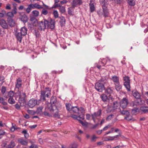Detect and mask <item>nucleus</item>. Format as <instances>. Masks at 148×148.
<instances>
[{"label": "nucleus", "instance_id": "26", "mask_svg": "<svg viewBox=\"0 0 148 148\" xmlns=\"http://www.w3.org/2000/svg\"><path fill=\"white\" fill-rule=\"evenodd\" d=\"M60 18V22L61 25L62 26L65 24L66 23V19L64 17L62 16L59 17Z\"/></svg>", "mask_w": 148, "mask_h": 148}, {"label": "nucleus", "instance_id": "55", "mask_svg": "<svg viewBox=\"0 0 148 148\" xmlns=\"http://www.w3.org/2000/svg\"><path fill=\"white\" fill-rule=\"evenodd\" d=\"M110 127L111 125H108L106 126L103 129V131H104L107 130L109 128H110Z\"/></svg>", "mask_w": 148, "mask_h": 148}, {"label": "nucleus", "instance_id": "57", "mask_svg": "<svg viewBox=\"0 0 148 148\" xmlns=\"http://www.w3.org/2000/svg\"><path fill=\"white\" fill-rule=\"evenodd\" d=\"M35 35L36 37H39L40 36V34L39 32L38 31V30H35Z\"/></svg>", "mask_w": 148, "mask_h": 148}, {"label": "nucleus", "instance_id": "18", "mask_svg": "<svg viewBox=\"0 0 148 148\" xmlns=\"http://www.w3.org/2000/svg\"><path fill=\"white\" fill-rule=\"evenodd\" d=\"M57 102V100L56 98H55L53 96H52L51 99V103H49L51 104L52 106H56L57 108L59 109V108L61 106V105H60V106H59L58 107H57V106L58 105V104H55Z\"/></svg>", "mask_w": 148, "mask_h": 148}, {"label": "nucleus", "instance_id": "37", "mask_svg": "<svg viewBox=\"0 0 148 148\" xmlns=\"http://www.w3.org/2000/svg\"><path fill=\"white\" fill-rule=\"evenodd\" d=\"M8 103L11 104H13L15 103V101L13 99V97H10L8 99Z\"/></svg>", "mask_w": 148, "mask_h": 148}, {"label": "nucleus", "instance_id": "8", "mask_svg": "<svg viewBox=\"0 0 148 148\" xmlns=\"http://www.w3.org/2000/svg\"><path fill=\"white\" fill-rule=\"evenodd\" d=\"M48 23V21L44 20V21L39 22L38 23V29L40 30H44L46 28L47 24Z\"/></svg>", "mask_w": 148, "mask_h": 148}, {"label": "nucleus", "instance_id": "43", "mask_svg": "<svg viewBox=\"0 0 148 148\" xmlns=\"http://www.w3.org/2000/svg\"><path fill=\"white\" fill-rule=\"evenodd\" d=\"M101 36V34L98 32L96 31L95 34V36L98 39H100Z\"/></svg>", "mask_w": 148, "mask_h": 148}, {"label": "nucleus", "instance_id": "60", "mask_svg": "<svg viewBox=\"0 0 148 148\" xmlns=\"http://www.w3.org/2000/svg\"><path fill=\"white\" fill-rule=\"evenodd\" d=\"M5 132L3 130L0 129V136L1 135H3L5 134ZM1 137H0V139Z\"/></svg>", "mask_w": 148, "mask_h": 148}, {"label": "nucleus", "instance_id": "49", "mask_svg": "<svg viewBox=\"0 0 148 148\" xmlns=\"http://www.w3.org/2000/svg\"><path fill=\"white\" fill-rule=\"evenodd\" d=\"M98 137L95 136V135H93L90 138V140L91 142H95L96 141V139Z\"/></svg>", "mask_w": 148, "mask_h": 148}, {"label": "nucleus", "instance_id": "22", "mask_svg": "<svg viewBox=\"0 0 148 148\" xmlns=\"http://www.w3.org/2000/svg\"><path fill=\"white\" fill-rule=\"evenodd\" d=\"M7 21L9 25L11 27H13L15 25V23L14 21L12 18H8Z\"/></svg>", "mask_w": 148, "mask_h": 148}, {"label": "nucleus", "instance_id": "9", "mask_svg": "<svg viewBox=\"0 0 148 148\" xmlns=\"http://www.w3.org/2000/svg\"><path fill=\"white\" fill-rule=\"evenodd\" d=\"M48 23L47 24V26L49 29H53L55 27V21L54 20L50 18L48 21Z\"/></svg>", "mask_w": 148, "mask_h": 148}, {"label": "nucleus", "instance_id": "2", "mask_svg": "<svg viewBox=\"0 0 148 148\" xmlns=\"http://www.w3.org/2000/svg\"><path fill=\"white\" fill-rule=\"evenodd\" d=\"M100 3L101 4L103 12L99 10L97 12V14L99 16L102 15L105 17H108L109 16V12L107 8L108 4V0H100Z\"/></svg>", "mask_w": 148, "mask_h": 148}, {"label": "nucleus", "instance_id": "11", "mask_svg": "<svg viewBox=\"0 0 148 148\" xmlns=\"http://www.w3.org/2000/svg\"><path fill=\"white\" fill-rule=\"evenodd\" d=\"M128 103V101L126 98H123L120 103V106L123 108H125Z\"/></svg>", "mask_w": 148, "mask_h": 148}, {"label": "nucleus", "instance_id": "10", "mask_svg": "<svg viewBox=\"0 0 148 148\" xmlns=\"http://www.w3.org/2000/svg\"><path fill=\"white\" fill-rule=\"evenodd\" d=\"M101 61L99 60L98 63L95 64V67H97L98 69H100L101 66H104L106 63V60L104 59H100Z\"/></svg>", "mask_w": 148, "mask_h": 148}, {"label": "nucleus", "instance_id": "59", "mask_svg": "<svg viewBox=\"0 0 148 148\" xmlns=\"http://www.w3.org/2000/svg\"><path fill=\"white\" fill-rule=\"evenodd\" d=\"M5 8L7 10H10L11 9V8L10 6V5L9 3L7 4L5 6Z\"/></svg>", "mask_w": 148, "mask_h": 148}, {"label": "nucleus", "instance_id": "14", "mask_svg": "<svg viewBox=\"0 0 148 148\" xmlns=\"http://www.w3.org/2000/svg\"><path fill=\"white\" fill-rule=\"evenodd\" d=\"M82 3V0H73L71 4L73 8L77 6L78 5H80Z\"/></svg>", "mask_w": 148, "mask_h": 148}, {"label": "nucleus", "instance_id": "30", "mask_svg": "<svg viewBox=\"0 0 148 148\" xmlns=\"http://www.w3.org/2000/svg\"><path fill=\"white\" fill-rule=\"evenodd\" d=\"M16 144L13 140L11 141L10 144L8 146L7 148H13L15 146Z\"/></svg>", "mask_w": 148, "mask_h": 148}, {"label": "nucleus", "instance_id": "52", "mask_svg": "<svg viewBox=\"0 0 148 148\" xmlns=\"http://www.w3.org/2000/svg\"><path fill=\"white\" fill-rule=\"evenodd\" d=\"M39 12L37 10H34L32 12V14L34 16H38L39 15Z\"/></svg>", "mask_w": 148, "mask_h": 148}, {"label": "nucleus", "instance_id": "19", "mask_svg": "<svg viewBox=\"0 0 148 148\" xmlns=\"http://www.w3.org/2000/svg\"><path fill=\"white\" fill-rule=\"evenodd\" d=\"M79 113H80L81 114V118L82 120H84V114L85 113V110L84 108L82 107H81L79 108Z\"/></svg>", "mask_w": 148, "mask_h": 148}, {"label": "nucleus", "instance_id": "12", "mask_svg": "<svg viewBox=\"0 0 148 148\" xmlns=\"http://www.w3.org/2000/svg\"><path fill=\"white\" fill-rule=\"evenodd\" d=\"M101 110L99 109L97 112H95L91 114L92 119L94 122H95V119L97 117L100 116L101 114Z\"/></svg>", "mask_w": 148, "mask_h": 148}, {"label": "nucleus", "instance_id": "51", "mask_svg": "<svg viewBox=\"0 0 148 148\" xmlns=\"http://www.w3.org/2000/svg\"><path fill=\"white\" fill-rule=\"evenodd\" d=\"M73 8V6H72L68 9V13L69 14L73 15V11L72 10V9Z\"/></svg>", "mask_w": 148, "mask_h": 148}, {"label": "nucleus", "instance_id": "39", "mask_svg": "<svg viewBox=\"0 0 148 148\" xmlns=\"http://www.w3.org/2000/svg\"><path fill=\"white\" fill-rule=\"evenodd\" d=\"M119 106V103L117 102H115L114 103L112 107L114 109H117Z\"/></svg>", "mask_w": 148, "mask_h": 148}, {"label": "nucleus", "instance_id": "24", "mask_svg": "<svg viewBox=\"0 0 148 148\" xmlns=\"http://www.w3.org/2000/svg\"><path fill=\"white\" fill-rule=\"evenodd\" d=\"M71 111L73 113L77 114L78 115L80 114V113H79V108L77 106L72 107Z\"/></svg>", "mask_w": 148, "mask_h": 148}, {"label": "nucleus", "instance_id": "23", "mask_svg": "<svg viewBox=\"0 0 148 148\" xmlns=\"http://www.w3.org/2000/svg\"><path fill=\"white\" fill-rule=\"evenodd\" d=\"M110 79L113 82L114 84L119 82V78L116 75L112 76Z\"/></svg>", "mask_w": 148, "mask_h": 148}, {"label": "nucleus", "instance_id": "4", "mask_svg": "<svg viewBox=\"0 0 148 148\" xmlns=\"http://www.w3.org/2000/svg\"><path fill=\"white\" fill-rule=\"evenodd\" d=\"M123 80L124 81V85L126 88L127 91L130 92L131 91L130 80V78L128 76H125L123 77Z\"/></svg>", "mask_w": 148, "mask_h": 148}, {"label": "nucleus", "instance_id": "36", "mask_svg": "<svg viewBox=\"0 0 148 148\" xmlns=\"http://www.w3.org/2000/svg\"><path fill=\"white\" fill-rule=\"evenodd\" d=\"M21 19L24 23H26L27 21V17L25 15L22 16L21 18Z\"/></svg>", "mask_w": 148, "mask_h": 148}, {"label": "nucleus", "instance_id": "34", "mask_svg": "<svg viewBox=\"0 0 148 148\" xmlns=\"http://www.w3.org/2000/svg\"><path fill=\"white\" fill-rule=\"evenodd\" d=\"M79 116H77L75 115L74 114H72L71 116V117L73 118L74 119H77V120H78L79 121V120H80V119H81V115H78Z\"/></svg>", "mask_w": 148, "mask_h": 148}, {"label": "nucleus", "instance_id": "58", "mask_svg": "<svg viewBox=\"0 0 148 148\" xmlns=\"http://www.w3.org/2000/svg\"><path fill=\"white\" fill-rule=\"evenodd\" d=\"M48 12L47 10L43 9L42 11V14L44 15H46L47 14Z\"/></svg>", "mask_w": 148, "mask_h": 148}, {"label": "nucleus", "instance_id": "7", "mask_svg": "<svg viewBox=\"0 0 148 148\" xmlns=\"http://www.w3.org/2000/svg\"><path fill=\"white\" fill-rule=\"evenodd\" d=\"M40 103V100H37L36 99L32 98L30 99L28 103V105L31 108H33L36 105H38Z\"/></svg>", "mask_w": 148, "mask_h": 148}, {"label": "nucleus", "instance_id": "31", "mask_svg": "<svg viewBox=\"0 0 148 148\" xmlns=\"http://www.w3.org/2000/svg\"><path fill=\"white\" fill-rule=\"evenodd\" d=\"M23 35L20 32H18L16 35V37L18 41L20 42L21 41L22 36Z\"/></svg>", "mask_w": 148, "mask_h": 148}, {"label": "nucleus", "instance_id": "33", "mask_svg": "<svg viewBox=\"0 0 148 148\" xmlns=\"http://www.w3.org/2000/svg\"><path fill=\"white\" fill-rule=\"evenodd\" d=\"M100 97L102 100L104 102L106 101L108 99L107 96L104 94H101Z\"/></svg>", "mask_w": 148, "mask_h": 148}, {"label": "nucleus", "instance_id": "35", "mask_svg": "<svg viewBox=\"0 0 148 148\" xmlns=\"http://www.w3.org/2000/svg\"><path fill=\"white\" fill-rule=\"evenodd\" d=\"M13 9L12 10V12L14 14H16L17 13V9L16 8L17 4L16 3H14L13 4Z\"/></svg>", "mask_w": 148, "mask_h": 148}, {"label": "nucleus", "instance_id": "44", "mask_svg": "<svg viewBox=\"0 0 148 148\" xmlns=\"http://www.w3.org/2000/svg\"><path fill=\"white\" fill-rule=\"evenodd\" d=\"M53 14L55 18H57L59 17V14L57 10H54L53 12Z\"/></svg>", "mask_w": 148, "mask_h": 148}, {"label": "nucleus", "instance_id": "62", "mask_svg": "<svg viewBox=\"0 0 148 148\" xmlns=\"http://www.w3.org/2000/svg\"><path fill=\"white\" fill-rule=\"evenodd\" d=\"M4 80L3 77H0V84L2 85L3 82Z\"/></svg>", "mask_w": 148, "mask_h": 148}, {"label": "nucleus", "instance_id": "42", "mask_svg": "<svg viewBox=\"0 0 148 148\" xmlns=\"http://www.w3.org/2000/svg\"><path fill=\"white\" fill-rule=\"evenodd\" d=\"M59 9L60 12L62 13H64L65 12V7L64 6L61 5Z\"/></svg>", "mask_w": 148, "mask_h": 148}, {"label": "nucleus", "instance_id": "16", "mask_svg": "<svg viewBox=\"0 0 148 148\" xmlns=\"http://www.w3.org/2000/svg\"><path fill=\"white\" fill-rule=\"evenodd\" d=\"M22 80L20 78H19L16 79L15 84V88L19 89L22 86Z\"/></svg>", "mask_w": 148, "mask_h": 148}, {"label": "nucleus", "instance_id": "15", "mask_svg": "<svg viewBox=\"0 0 148 148\" xmlns=\"http://www.w3.org/2000/svg\"><path fill=\"white\" fill-rule=\"evenodd\" d=\"M0 25L4 29H7L8 27V25L6 21L4 19L0 20Z\"/></svg>", "mask_w": 148, "mask_h": 148}, {"label": "nucleus", "instance_id": "21", "mask_svg": "<svg viewBox=\"0 0 148 148\" xmlns=\"http://www.w3.org/2000/svg\"><path fill=\"white\" fill-rule=\"evenodd\" d=\"M30 6H31L32 9H34L35 8H37L38 9H40L42 8L43 7H42L39 4L35 3V4H30Z\"/></svg>", "mask_w": 148, "mask_h": 148}, {"label": "nucleus", "instance_id": "32", "mask_svg": "<svg viewBox=\"0 0 148 148\" xmlns=\"http://www.w3.org/2000/svg\"><path fill=\"white\" fill-rule=\"evenodd\" d=\"M120 111L122 115H125L126 116L130 115L129 112L127 110H120Z\"/></svg>", "mask_w": 148, "mask_h": 148}, {"label": "nucleus", "instance_id": "61", "mask_svg": "<svg viewBox=\"0 0 148 148\" xmlns=\"http://www.w3.org/2000/svg\"><path fill=\"white\" fill-rule=\"evenodd\" d=\"M125 119L126 120H127L129 121L131 120H132V119L131 117L130 118V117L129 115L127 116L126 117H125Z\"/></svg>", "mask_w": 148, "mask_h": 148}, {"label": "nucleus", "instance_id": "63", "mask_svg": "<svg viewBox=\"0 0 148 148\" xmlns=\"http://www.w3.org/2000/svg\"><path fill=\"white\" fill-rule=\"evenodd\" d=\"M91 116L90 114H86V118L88 120H89L90 117Z\"/></svg>", "mask_w": 148, "mask_h": 148}, {"label": "nucleus", "instance_id": "50", "mask_svg": "<svg viewBox=\"0 0 148 148\" xmlns=\"http://www.w3.org/2000/svg\"><path fill=\"white\" fill-rule=\"evenodd\" d=\"M14 95V92L13 91H10L8 92V96L10 97H13Z\"/></svg>", "mask_w": 148, "mask_h": 148}, {"label": "nucleus", "instance_id": "5", "mask_svg": "<svg viewBox=\"0 0 148 148\" xmlns=\"http://www.w3.org/2000/svg\"><path fill=\"white\" fill-rule=\"evenodd\" d=\"M18 94L19 96L18 102L20 104L25 103L26 101L25 97H26L25 93V92L21 93L20 92H18Z\"/></svg>", "mask_w": 148, "mask_h": 148}, {"label": "nucleus", "instance_id": "64", "mask_svg": "<svg viewBox=\"0 0 148 148\" xmlns=\"http://www.w3.org/2000/svg\"><path fill=\"white\" fill-rule=\"evenodd\" d=\"M30 148H38L37 146L35 144H32L30 147Z\"/></svg>", "mask_w": 148, "mask_h": 148}, {"label": "nucleus", "instance_id": "46", "mask_svg": "<svg viewBox=\"0 0 148 148\" xmlns=\"http://www.w3.org/2000/svg\"><path fill=\"white\" fill-rule=\"evenodd\" d=\"M19 141L23 145H26L27 144V142L26 140L22 139L19 140Z\"/></svg>", "mask_w": 148, "mask_h": 148}, {"label": "nucleus", "instance_id": "53", "mask_svg": "<svg viewBox=\"0 0 148 148\" xmlns=\"http://www.w3.org/2000/svg\"><path fill=\"white\" fill-rule=\"evenodd\" d=\"M113 116L114 115L113 114L110 115L106 118V120L107 121H110L112 119Z\"/></svg>", "mask_w": 148, "mask_h": 148}, {"label": "nucleus", "instance_id": "48", "mask_svg": "<svg viewBox=\"0 0 148 148\" xmlns=\"http://www.w3.org/2000/svg\"><path fill=\"white\" fill-rule=\"evenodd\" d=\"M79 122L84 127H87L88 125V123L87 122H83L81 120H79Z\"/></svg>", "mask_w": 148, "mask_h": 148}, {"label": "nucleus", "instance_id": "27", "mask_svg": "<svg viewBox=\"0 0 148 148\" xmlns=\"http://www.w3.org/2000/svg\"><path fill=\"white\" fill-rule=\"evenodd\" d=\"M115 85V88L117 91H120L122 88V86L120 84V82L115 84H114Z\"/></svg>", "mask_w": 148, "mask_h": 148}, {"label": "nucleus", "instance_id": "45", "mask_svg": "<svg viewBox=\"0 0 148 148\" xmlns=\"http://www.w3.org/2000/svg\"><path fill=\"white\" fill-rule=\"evenodd\" d=\"M77 144L75 143L71 144L69 147V148H77Z\"/></svg>", "mask_w": 148, "mask_h": 148}, {"label": "nucleus", "instance_id": "29", "mask_svg": "<svg viewBox=\"0 0 148 148\" xmlns=\"http://www.w3.org/2000/svg\"><path fill=\"white\" fill-rule=\"evenodd\" d=\"M140 110L143 113H148V107H142L140 108Z\"/></svg>", "mask_w": 148, "mask_h": 148}, {"label": "nucleus", "instance_id": "41", "mask_svg": "<svg viewBox=\"0 0 148 148\" xmlns=\"http://www.w3.org/2000/svg\"><path fill=\"white\" fill-rule=\"evenodd\" d=\"M128 3L130 5H134L135 4V0H127Z\"/></svg>", "mask_w": 148, "mask_h": 148}, {"label": "nucleus", "instance_id": "40", "mask_svg": "<svg viewBox=\"0 0 148 148\" xmlns=\"http://www.w3.org/2000/svg\"><path fill=\"white\" fill-rule=\"evenodd\" d=\"M14 14L12 12H9L7 14V16L9 17L8 18H11L13 17Z\"/></svg>", "mask_w": 148, "mask_h": 148}, {"label": "nucleus", "instance_id": "17", "mask_svg": "<svg viewBox=\"0 0 148 148\" xmlns=\"http://www.w3.org/2000/svg\"><path fill=\"white\" fill-rule=\"evenodd\" d=\"M95 2L93 0H91L89 3L90 12H93L95 10V7L94 5Z\"/></svg>", "mask_w": 148, "mask_h": 148}, {"label": "nucleus", "instance_id": "13", "mask_svg": "<svg viewBox=\"0 0 148 148\" xmlns=\"http://www.w3.org/2000/svg\"><path fill=\"white\" fill-rule=\"evenodd\" d=\"M43 108V107L42 106H40L37 108L36 112H35L33 110H30V112L32 114H34L36 113L37 114L41 115L42 113V110Z\"/></svg>", "mask_w": 148, "mask_h": 148}, {"label": "nucleus", "instance_id": "3", "mask_svg": "<svg viewBox=\"0 0 148 148\" xmlns=\"http://www.w3.org/2000/svg\"><path fill=\"white\" fill-rule=\"evenodd\" d=\"M40 99L44 101L45 97H49L51 95V90L49 87H46L44 90L41 91L40 93Z\"/></svg>", "mask_w": 148, "mask_h": 148}, {"label": "nucleus", "instance_id": "56", "mask_svg": "<svg viewBox=\"0 0 148 148\" xmlns=\"http://www.w3.org/2000/svg\"><path fill=\"white\" fill-rule=\"evenodd\" d=\"M119 136V135H116L113 137H111V138H112L111 139H110L111 140H117V139H118L117 138Z\"/></svg>", "mask_w": 148, "mask_h": 148}, {"label": "nucleus", "instance_id": "6", "mask_svg": "<svg viewBox=\"0 0 148 148\" xmlns=\"http://www.w3.org/2000/svg\"><path fill=\"white\" fill-rule=\"evenodd\" d=\"M95 88L97 91L100 92H102L105 89L103 84L100 81L95 83Z\"/></svg>", "mask_w": 148, "mask_h": 148}, {"label": "nucleus", "instance_id": "25", "mask_svg": "<svg viewBox=\"0 0 148 148\" xmlns=\"http://www.w3.org/2000/svg\"><path fill=\"white\" fill-rule=\"evenodd\" d=\"M133 96L136 99H140V94L136 90H133L132 92Z\"/></svg>", "mask_w": 148, "mask_h": 148}, {"label": "nucleus", "instance_id": "1", "mask_svg": "<svg viewBox=\"0 0 148 148\" xmlns=\"http://www.w3.org/2000/svg\"><path fill=\"white\" fill-rule=\"evenodd\" d=\"M51 114H53L54 117L60 118L58 109L55 106L48 103L45 108V111L42 114L45 116L50 117L52 116Z\"/></svg>", "mask_w": 148, "mask_h": 148}, {"label": "nucleus", "instance_id": "54", "mask_svg": "<svg viewBox=\"0 0 148 148\" xmlns=\"http://www.w3.org/2000/svg\"><path fill=\"white\" fill-rule=\"evenodd\" d=\"M30 4L28 6L27 8L26 9V12L29 13L31 11V9H32L31 6H30Z\"/></svg>", "mask_w": 148, "mask_h": 148}, {"label": "nucleus", "instance_id": "47", "mask_svg": "<svg viewBox=\"0 0 148 148\" xmlns=\"http://www.w3.org/2000/svg\"><path fill=\"white\" fill-rule=\"evenodd\" d=\"M66 108L67 110L71 111L72 109V107L71 104L69 103H66Z\"/></svg>", "mask_w": 148, "mask_h": 148}, {"label": "nucleus", "instance_id": "38", "mask_svg": "<svg viewBox=\"0 0 148 148\" xmlns=\"http://www.w3.org/2000/svg\"><path fill=\"white\" fill-rule=\"evenodd\" d=\"M138 111V108H135L132 110L131 112L132 114L135 115L137 114Z\"/></svg>", "mask_w": 148, "mask_h": 148}, {"label": "nucleus", "instance_id": "28", "mask_svg": "<svg viewBox=\"0 0 148 148\" xmlns=\"http://www.w3.org/2000/svg\"><path fill=\"white\" fill-rule=\"evenodd\" d=\"M21 32H20L23 36L25 35L27 33V29L26 28L24 27L21 28Z\"/></svg>", "mask_w": 148, "mask_h": 148}, {"label": "nucleus", "instance_id": "20", "mask_svg": "<svg viewBox=\"0 0 148 148\" xmlns=\"http://www.w3.org/2000/svg\"><path fill=\"white\" fill-rule=\"evenodd\" d=\"M113 89L114 88H113L109 87H108L105 90V93L108 95H110L113 93Z\"/></svg>", "mask_w": 148, "mask_h": 148}]
</instances>
